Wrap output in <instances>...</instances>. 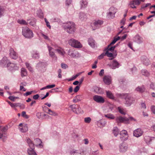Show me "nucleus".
Returning a JSON list of instances; mask_svg holds the SVG:
<instances>
[{
	"mask_svg": "<svg viewBox=\"0 0 155 155\" xmlns=\"http://www.w3.org/2000/svg\"><path fill=\"white\" fill-rule=\"evenodd\" d=\"M35 144L29 138H26V142L28 144L30 148L27 150V152L29 155H37L36 152L34 150L35 145L36 146H38L43 147V145L41 144L42 141L38 138H37L34 140Z\"/></svg>",
	"mask_w": 155,
	"mask_h": 155,
	"instance_id": "nucleus-1",
	"label": "nucleus"
},
{
	"mask_svg": "<svg viewBox=\"0 0 155 155\" xmlns=\"http://www.w3.org/2000/svg\"><path fill=\"white\" fill-rule=\"evenodd\" d=\"M116 96L121 99H124L126 101L125 104L127 106H130L131 104L134 103L135 99L130 95L127 94L122 93H117Z\"/></svg>",
	"mask_w": 155,
	"mask_h": 155,
	"instance_id": "nucleus-2",
	"label": "nucleus"
},
{
	"mask_svg": "<svg viewBox=\"0 0 155 155\" xmlns=\"http://www.w3.org/2000/svg\"><path fill=\"white\" fill-rule=\"evenodd\" d=\"M63 26L64 30L70 34H73L76 30L75 25L72 21H68L64 23Z\"/></svg>",
	"mask_w": 155,
	"mask_h": 155,
	"instance_id": "nucleus-3",
	"label": "nucleus"
},
{
	"mask_svg": "<svg viewBox=\"0 0 155 155\" xmlns=\"http://www.w3.org/2000/svg\"><path fill=\"white\" fill-rule=\"evenodd\" d=\"M22 34L25 38H31L33 37V34L32 30L27 27L22 28Z\"/></svg>",
	"mask_w": 155,
	"mask_h": 155,
	"instance_id": "nucleus-4",
	"label": "nucleus"
},
{
	"mask_svg": "<svg viewBox=\"0 0 155 155\" xmlns=\"http://www.w3.org/2000/svg\"><path fill=\"white\" fill-rule=\"evenodd\" d=\"M129 120L136 121V120L132 117H130L129 118H127L126 117H122L120 116L117 117L116 118V120L117 123L124 122L125 123H128Z\"/></svg>",
	"mask_w": 155,
	"mask_h": 155,
	"instance_id": "nucleus-5",
	"label": "nucleus"
},
{
	"mask_svg": "<svg viewBox=\"0 0 155 155\" xmlns=\"http://www.w3.org/2000/svg\"><path fill=\"white\" fill-rule=\"evenodd\" d=\"M69 44L73 47L75 48H80L82 46L80 43L74 39H71L68 41Z\"/></svg>",
	"mask_w": 155,
	"mask_h": 155,
	"instance_id": "nucleus-6",
	"label": "nucleus"
},
{
	"mask_svg": "<svg viewBox=\"0 0 155 155\" xmlns=\"http://www.w3.org/2000/svg\"><path fill=\"white\" fill-rule=\"evenodd\" d=\"M70 107L71 110L77 114H79L82 112L81 109L78 105L74 104L71 105Z\"/></svg>",
	"mask_w": 155,
	"mask_h": 155,
	"instance_id": "nucleus-7",
	"label": "nucleus"
},
{
	"mask_svg": "<svg viewBox=\"0 0 155 155\" xmlns=\"http://www.w3.org/2000/svg\"><path fill=\"white\" fill-rule=\"evenodd\" d=\"M93 99L96 102L102 104L105 102L104 99L102 96L98 95L94 96Z\"/></svg>",
	"mask_w": 155,
	"mask_h": 155,
	"instance_id": "nucleus-8",
	"label": "nucleus"
},
{
	"mask_svg": "<svg viewBox=\"0 0 155 155\" xmlns=\"http://www.w3.org/2000/svg\"><path fill=\"white\" fill-rule=\"evenodd\" d=\"M48 48L49 51L50 56L53 59L56 61L57 60V57L54 52V49L52 47L48 46Z\"/></svg>",
	"mask_w": 155,
	"mask_h": 155,
	"instance_id": "nucleus-9",
	"label": "nucleus"
},
{
	"mask_svg": "<svg viewBox=\"0 0 155 155\" xmlns=\"http://www.w3.org/2000/svg\"><path fill=\"white\" fill-rule=\"evenodd\" d=\"M9 61L5 57H3L0 62V65L3 67H7L8 66Z\"/></svg>",
	"mask_w": 155,
	"mask_h": 155,
	"instance_id": "nucleus-10",
	"label": "nucleus"
},
{
	"mask_svg": "<svg viewBox=\"0 0 155 155\" xmlns=\"http://www.w3.org/2000/svg\"><path fill=\"white\" fill-rule=\"evenodd\" d=\"M143 132L141 129L137 128L134 131L133 135L137 137H139L142 135Z\"/></svg>",
	"mask_w": 155,
	"mask_h": 155,
	"instance_id": "nucleus-11",
	"label": "nucleus"
},
{
	"mask_svg": "<svg viewBox=\"0 0 155 155\" xmlns=\"http://www.w3.org/2000/svg\"><path fill=\"white\" fill-rule=\"evenodd\" d=\"M128 148V145L126 143H123L119 146L120 151L121 152H125L127 151Z\"/></svg>",
	"mask_w": 155,
	"mask_h": 155,
	"instance_id": "nucleus-12",
	"label": "nucleus"
},
{
	"mask_svg": "<svg viewBox=\"0 0 155 155\" xmlns=\"http://www.w3.org/2000/svg\"><path fill=\"white\" fill-rule=\"evenodd\" d=\"M9 55L10 58L14 59H16L18 58V55L12 48L9 50Z\"/></svg>",
	"mask_w": 155,
	"mask_h": 155,
	"instance_id": "nucleus-13",
	"label": "nucleus"
},
{
	"mask_svg": "<svg viewBox=\"0 0 155 155\" xmlns=\"http://www.w3.org/2000/svg\"><path fill=\"white\" fill-rule=\"evenodd\" d=\"M141 62L146 66H148L150 64L149 59L146 56H143L141 58Z\"/></svg>",
	"mask_w": 155,
	"mask_h": 155,
	"instance_id": "nucleus-14",
	"label": "nucleus"
},
{
	"mask_svg": "<svg viewBox=\"0 0 155 155\" xmlns=\"http://www.w3.org/2000/svg\"><path fill=\"white\" fill-rule=\"evenodd\" d=\"M108 65L112 69H114L118 68L120 66V64L116 60H114L111 64H108Z\"/></svg>",
	"mask_w": 155,
	"mask_h": 155,
	"instance_id": "nucleus-15",
	"label": "nucleus"
},
{
	"mask_svg": "<svg viewBox=\"0 0 155 155\" xmlns=\"http://www.w3.org/2000/svg\"><path fill=\"white\" fill-rule=\"evenodd\" d=\"M140 4V2L139 0H133L131 1L129 4L130 7L132 8H136L135 5H138Z\"/></svg>",
	"mask_w": 155,
	"mask_h": 155,
	"instance_id": "nucleus-16",
	"label": "nucleus"
},
{
	"mask_svg": "<svg viewBox=\"0 0 155 155\" xmlns=\"http://www.w3.org/2000/svg\"><path fill=\"white\" fill-rule=\"evenodd\" d=\"M103 80L104 83L107 85H109L111 83V77L109 76H105L104 77Z\"/></svg>",
	"mask_w": 155,
	"mask_h": 155,
	"instance_id": "nucleus-17",
	"label": "nucleus"
},
{
	"mask_svg": "<svg viewBox=\"0 0 155 155\" xmlns=\"http://www.w3.org/2000/svg\"><path fill=\"white\" fill-rule=\"evenodd\" d=\"M9 70H18L19 68L17 66L16 64L13 63H11L10 62L8 64V66L7 67Z\"/></svg>",
	"mask_w": 155,
	"mask_h": 155,
	"instance_id": "nucleus-18",
	"label": "nucleus"
},
{
	"mask_svg": "<svg viewBox=\"0 0 155 155\" xmlns=\"http://www.w3.org/2000/svg\"><path fill=\"white\" fill-rule=\"evenodd\" d=\"M31 56L33 58L38 59L40 58V54L38 51L36 50L33 51L31 52Z\"/></svg>",
	"mask_w": 155,
	"mask_h": 155,
	"instance_id": "nucleus-19",
	"label": "nucleus"
},
{
	"mask_svg": "<svg viewBox=\"0 0 155 155\" xmlns=\"http://www.w3.org/2000/svg\"><path fill=\"white\" fill-rule=\"evenodd\" d=\"M88 15L87 14L83 12H80L78 16L79 19L81 20H84L86 19L87 18Z\"/></svg>",
	"mask_w": 155,
	"mask_h": 155,
	"instance_id": "nucleus-20",
	"label": "nucleus"
},
{
	"mask_svg": "<svg viewBox=\"0 0 155 155\" xmlns=\"http://www.w3.org/2000/svg\"><path fill=\"white\" fill-rule=\"evenodd\" d=\"M109 51H108V50H107V51L105 52V54L106 55H107L108 57L112 58L110 59L111 60L112 59L116 57L117 55V54L116 51H115V53H114L109 52Z\"/></svg>",
	"mask_w": 155,
	"mask_h": 155,
	"instance_id": "nucleus-21",
	"label": "nucleus"
},
{
	"mask_svg": "<svg viewBox=\"0 0 155 155\" xmlns=\"http://www.w3.org/2000/svg\"><path fill=\"white\" fill-rule=\"evenodd\" d=\"M134 41L135 42L140 44L143 42V38L138 35H136L134 38Z\"/></svg>",
	"mask_w": 155,
	"mask_h": 155,
	"instance_id": "nucleus-22",
	"label": "nucleus"
},
{
	"mask_svg": "<svg viewBox=\"0 0 155 155\" xmlns=\"http://www.w3.org/2000/svg\"><path fill=\"white\" fill-rule=\"evenodd\" d=\"M88 42L89 45L92 48H94L95 47L96 45L95 42L93 38H88Z\"/></svg>",
	"mask_w": 155,
	"mask_h": 155,
	"instance_id": "nucleus-23",
	"label": "nucleus"
},
{
	"mask_svg": "<svg viewBox=\"0 0 155 155\" xmlns=\"http://www.w3.org/2000/svg\"><path fill=\"white\" fill-rule=\"evenodd\" d=\"M105 121L104 120H101L97 121V126L100 127H103L105 126L106 124Z\"/></svg>",
	"mask_w": 155,
	"mask_h": 155,
	"instance_id": "nucleus-24",
	"label": "nucleus"
},
{
	"mask_svg": "<svg viewBox=\"0 0 155 155\" xmlns=\"http://www.w3.org/2000/svg\"><path fill=\"white\" fill-rule=\"evenodd\" d=\"M94 91L97 94H100L103 93V89L101 87H94Z\"/></svg>",
	"mask_w": 155,
	"mask_h": 155,
	"instance_id": "nucleus-25",
	"label": "nucleus"
},
{
	"mask_svg": "<svg viewBox=\"0 0 155 155\" xmlns=\"http://www.w3.org/2000/svg\"><path fill=\"white\" fill-rule=\"evenodd\" d=\"M106 93L107 97L109 98L114 100V97L112 93L110 91H106Z\"/></svg>",
	"mask_w": 155,
	"mask_h": 155,
	"instance_id": "nucleus-26",
	"label": "nucleus"
},
{
	"mask_svg": "<svg viewBox=\"0 0 155 155\" xmlns=\"http://www.w3.org/2000/svg\"><path fill=\"white\" fill-rule=\"evenodd\" d=\"M17 107H20L21 109H24L25 107V105L23 104L20 103H14L13 105L12 108H14Z\"/></svg>",
	"mask_w": 155,
	"mask_h": 155,
	"instance_id": "nucleus-27",
	"label": "nucleus"
},
{
	"mask_svg": "<svg viewBox=\"0 0 155 155\" xmlns=\"http://www.w3.org/2000/svg\"><path fill=\"white\" fill-rule=\"evenodd\" d=\"M145 88L144 85L141 86H138L136 89V90L140 93H142L145 91Z\"/></svg>",
	"mask_w": 155,
	"mask_h": 155,
	"instance_id": "nucleus-28",
	"label": "nucleus"
},
{
	"mask_svg": "<svg viewBox=\"0 0 155 155\" xmlns=\"http://www.w3.org/2000/svg\"><path fill=\"white\" fill-rule=\"evenodd\" d=\"M80 3L81 8H86L87 4V2L86 0H81Z\"/></svg>",
	"mask_w": 155,
	"mask_h": 155,
	"instance_id": "nucleus-29",
	"label": "nucleus"
},
{
	"mask_svg": "<svg viewBox=\"0 0 155 155\" xmlns=\"http://www.w3.org/2000/svg\"><path fill=\"white\" fill-rule=\"evenodd\" d=\"M71 155H81V153L78 150H73L70 151Z\"/></svg>",
	"mask_w": 155,
	"mask_h": 155,
	"instance_id": "nucleus-30",
	"label": "nucleus"
},
{
	"mask_svg": "<svg viewBox=\"0 0 155 155\" xmlns=\"http://www.w3.org/2000/svg\"><path fill=\"white\" fill-rule=\"evenodd\" d=\"M20 131L22 132H25L28 130V127L27 125H25L21 128L19 127Z\"/></svg>",
	"mask_w": 155,
	"mask_h": 155,
	"instance_id": "nucleus-31",
	"label": "nucleus"
},
{
	"mask_svg": "<svg viewBox=\"0 0 155 155\" xmlns=\"http://www.w3.org/2000/svg\"><path fill=\"white\" fill-rule=\"evenodd\" d=\"M144 140L147 144H150L153 139L154 138V137H150L149 136H146L144 137Z\"/></svg>",
	"mask_w": 155,
	"mask_h": 155,
	"instance_id": "nucleus-32",
	"label": "nucleus"
},
{
	"mask_svg": "<svg viewBox=\"0 0 155 155\" xmlns=\"http://www.w3.org/2000/svg\"><path fill=\"white\" fill-rule=\"evenodd\" d=\"M80 54L78 52L75 51L73 52L72 54L71 57L72 58H78L80 57Z\"/></svg>",
	"mask_w": 155,
	"mask_h": 155,
	"instance_id": "nucleus-33",
	"label": "nucleus"
},
{
	"mask_svg": "<svg viewBox=\"0 0 155 155\" xmlns=\"http://www.w3.org/2000/svg\"><path fill=\"white\" fill-rule=\"evenodd\" d=\"M44 108L45 109H46L47 110H48V111L49 112L47 113L49 114L50 115H51L54 116H55L57 115V114L55 112L52 111L50 109H49L47 107H46V106Z\"/></svg>",
	"mask_w": 155,
	"mask_h": 155,
	"instance_id": "nucleus-34",
	"label": "nucleus"
},
{
	"mask_svg": "<svg viewBox=\"0 0 155 155\" xmlns=\"http://www.w3.org/2000/svg\"><path fill=\"white\" fill-rule=\"evenodd\" d=\"M141 73L143 75L146 77H148L150 75V74L148 71L145 69L142 70L141 71Z\"/></svg>",
	"mask_w": 155,
	"mask_h": 155,
	"instance_id": "nucleus-35",
	"label": "nucleus"
},
{
	"mask_svg": "<svg viewBox=\"0 0 155 155\" xmlns=\"http://www.w3.org/2000/svg\"><path fill=\"white\" fill-rule=\"evenodd\" d=\"M113 131L114 135L115 137H117V136L119 132L118 128L117 127H114Z\"/></svg>",
	"mask_w": 155,
	"mask_h": 155,
	"instance_id": "nucleus-36",
	"label": "nucleus"
},
{
	"mask_svg": "<svg viewBox=\"0 0 155 155\" xmlns=\"http://www.w3.org/2000/svg\"><path fill=\"white\" fill-rule=\"evenodd\" d=\"M120 134L121 136L126 137L125 138H127L128 137V135L127 134V132L125 130H123L121 131L120 132Z\"/></svg>",
	"mask_w": 155,
	"mask_h": 155,
	"instance_id": "nucleus-37",
	"label": "nucleus"
},
{
	"mask_svg": "<svg viewBox=\"0 0 155 155\" xmlns=\"http://www.w3.org/2000/svg\"><path fill=\"white\" fill-rule=\"evenodd\" d=\"M21 74L22 77L26 76L27 73L26 70L24 68H22L21 70Z\"/></svg>",
	"mask_w": 155,
	"mask_h": 155,
	"instance_id": "nucleus-38",
	"label": "nucleus"
},
{
	"mask_svg": "<svg viewBox=\"0 0 155 155\" xmlns=\"http://www.w3.org/2000/svg\"><path fill=\"white\" fill-rule=\"evenodd\" d=\"M120 38V37L119 36H118L117 38L115 37L112 42L109 45H108V47H109L110 45L114 44L117 41L119 40Z\"/></svg>",
	"mask_w": 155,
	"mask_h": 155,
	"instance_id": "nucleus-39",
	"label": "nucleus"
},
{
	"mask_svg": "<svg viewBox=\"0 0 155 155\" xmlns=\"http://www.w3.org/2000/svg\"><path fill=\"white\" fill-rule=\"evenodd\" d=\"M37 14L40 18H43L44 17V15L42 11L40 9L38 10L37 12Z\"/></svg>",
	"mask_w": 155,
	"mask_h": 155,
	"instance_id": "nucleus-40",
	"label": "nucleus"
},
{
	"mask_svg": "<svg viewBox=\"0 0 155 155\" xmlns=\"http://www.w3.org/2000/svg\"><path fill=\"white\" fill-rule=\"evenodd\" d=\"M103 23V21H102L100 20H98L96 21L94 23V24L95 26H97L98 25H101Z\"/></svg>",
	"mask_w": 155,
	"mask_h": 155,
	"instance_id": "nucleus-41",
	"label": "nucleus"
},
{
	"mask_svg": "<svg viewBox=\"0 0 155 155\" xmlns=\"http://www.w3.org/2000/svg\"><path fill=\"white\" fill-rule=\"evenodd\" d=\"M119 43L117 44L116 45H114V46H112L110 48H109V47H107L106 50H108V51H112L114 50V49L115 48L118 46L119 45Z\"/></svg>",
	"mask_w": 155,
	"mask_h": 155,
	"instance_id": "nucleus-42",
	"label": "nucleus"
},
{
	"mask_svg": "<svg viewBox=\"0 0 155 155\" xmlns=\"http://www.w3.org/2000/svg\"><path fill=\"white\" fill-rule=\"evenodd\" d=\"M17 22L18 23L21 25H27L28 24V22L23 19L18 20Z\"/></svg>",
	"mask_w": 155,
	"mask_h": 155,
	"instance_id": "nucleus-43",
	"label": "nucleus"
},
{
	"mask_svg": "<svg viewBox=\"0 0 155 155\" xmlns=\"http://www.w3.org/2000/svg\"><path fill=\"white\" fill-rule=\"evenodd\" d=\"M109 10L110 13H113V15H115L117 12L116 9L114 7H111Z\"/></svg>",
	"mask_w": 155,
	"mask_h": 155,
	"instance_id": "nucleus-44",
	"label": "nucleus"
},
{
	"mask_svg": "<svg viewBox=\"0 0 155 155\" xmlns=\"http://www.w3.org/2000/svg\"><path fill=\"white\" fill-rule=\"evenodd\" d=\"M104 115L105 117L109 119H114L115 118L113 114H104Z\"/></svg>",
	"mask_w": 155,
	"mask_h": 155,
	"instance_id": "nucleus-45",
	"label": "nucleus"
},
{
	"mask_svg": "<svg viewBox=\"0 0 155 155\" xmlns=\"http://www.w3.org/2000/svg\"><path fill=\"white\" fill-rule=\"evenodd\" d=\"M115 17V15H113V13H110V12L107 13V17L109 19L114 18Z\"/></svg>",
	"mask_w": 155,
	"mask_h": 155,
	"instance_id": "nucleus-46",
	"label": "nucleus"
},
{
	"mask_svg": "<svg viewBox=\"0 0 155 155\" xmlns=\"http://www.w3.org/2000/svg\"><path fill=\"white\" fill-rule=\"evenodd\" d=\"M8 129V127L7 125H6L5 127H3L2 128H1V131L3 132H6Z\"/></svg>",
	"mask_w": 155,
	"mask_h": 155,
	"instance_id": "nucleus-47",
	"label": "nucleus"
},
{
	"mask_svg": "<svg viewBox=\"0 0 155 155\" xmlns=\"http://www.w3.org/2000/svg\"><path fill=\"white\" fill-rule=\"evenodd\" d=\"M84 121L86 123H89L91 121V119L90 117H85L84 119Z\"/></svg>",
	"mask_w": 155,
	"mask_h": 155,
	"instance_id": "nucleus-48",
	"label": "nucleus"
},
{
	"mask_svg": "<svg viewBox=\"0 0 155 155\" xmlns=\"http://www.w3.org/2000/svg\"><path fill=\"white\" fill-rule=\"evenodd\" d=\"M44 65V63L42 62H39L36 65V67L38 68L42 67Z\"/></svg>",
	"mask_w": 155,
	"mask_h": 155,
	"instance_id": "nucleus-49",
	"label": "nucleus"
},
{
	"mask_svg": "<svg viewBox=\"0 0 155 155\" xmlns=\"http://www.w3.org/2000/svg\"><path fill=\"white\" fill-rule=\"evenodd\" d=\"M55 50L57 51L59 54H60L62 56L64 55L65 52L62 51L61 49H56Z\"/></svg>",
	"mask_w": 155,
	"mask_h": 155,
	"instance_id": "nucleus-50",
	"label": "nucleus"
},
{
	"mask_svg": "<svg viewBox=\"0 0 155 155\" xmlns=\"http://www.w3.org/2000/svg\"><path fill=\"white\" fill-rule=\"evenodd\" d=\"M0 138L2 139L3 141L4 142L5 141V140L6 139V137L5 136H3V134L0 133Z\"/></svg>",
	"mask_w": 155,
	"mask_h": 155,
	"instance_id": "nucleus-51",
	"label": "nucleus"
},
{
	"mask_svg": "<svg viewBox=\"0 0 155 155\" xmlns=\"http://www.w3.org/2000/svg\"><path fill=\"white\" fill-rule=\"evenodd\" d=\"M21 116L24 117L25 118L27 119L28 118V116L26 114V112L25 111H22L21 113Z\"/></svg>",
	"mask_w": 155,
	"mask_h": 155,
	"instance_id": "nucleus-52",
	"label": "nucleus"
},
{
	"mask_svg": "<svg viewBox=\"0 0 155 155\" xmlns=\"http://www.w3.org/2000/svg\"><path fill=\"white\" fill-rule=\"evenodd\" d=\"M118 109L119 112L121 114L123 115H125V114L126 113L124 112L123 110L120 107H118Z\"/></svg>",
	"mask_w": 155,
	"mask_h": 155,
	"instance_id": "nucleus-53",
	"label": "nucleus"
},
{
	"mask_svg": "<svg viewBox=\"0 0 155 155\" xmlns=\"http://www.w3.org/2000/svg\"><path fill=\"white\" fill-rule=\"evenodd\" d=\"M151 5L150 3H147L146 4H144L141 6V9H144L145 8L147 7L148 6H150Z\"/></svg>",
	"mask_w": 155,
	"mask_h": 155,
	"instance_id": "nucleus-54",
	"label": "nucleus"
},
{
	"mask_svg": "<svg viewBox=\"0 0 155 155\" xmlns=\"http://www.w3.org/2000/svg\"><path fill=\"white\" fill-rule=\"evenodd\" d=\"M61 67L62 68L64 69H66L68 67V66L66 64L63 63L61 64Z\"/></svg>",
	"mask_w": 155,
	"mask_h": 155,
	"instance_id": "nucleus-55",
	"label": "nucleus"
},
{
	"mask_svg": "<svg viewBox=\"0 0 155 155\" xmlns=\"http://www.w3.org/2000/svg\"><path fill=\"white\" fill-rule=\"evenodd\" d=\"M79 75V74H76L75 76L72 77V78H70L68 80V81H72L75 79Z\"/></svg>",
	"mask_w": 155,
	"mask_h": 155,
	"instance_id": "nucleus-56",
	"label": "nucleus"
},
{
	"mask_svg": "<svg viewBox=\"0 0 155 155\" xmlns=\"http://www.w3.org/2000/svg\"><path fill=\"white\" fill-rule=\"evenodd\" d=\"M106 55L105 53H103L102 54H101L98 57V58L99 59H101L103 58L104 56Z\"/></svg>",
	"mask_w": 155,
	"mask_h": 155,
	"instance_id": "nucleus-57",
	"label": "nucleus"
},
{
	"mask_svg": "<svg viewBox=\"0 0 155 155\" xmlns=\"http://www.w3.org/2000/svg\"><path fill=\"white\" fill-rule=\"evenodd\" d=\"M72 0H66L65 2L66 6H69L71 3Z\"/></svg>",
	"mask_w": 155,
	"mask_h": 155,
	"instance_id": "nucleus-58",
	"label": "nucleus"
},
{
	"mask_svg": "<svg viewBox=\"0 0 155 155\" xmlns=\"http://www.w3.org/2000/svg\"><path fill=\"white\" fill-rule=\"evenodd\" d=\"M41 36L42 37H43L46 40H49V38L48 36L45 35V34H44L43 33H41Z\"/></svg>",
	"mask_w": 155,
	"mask_h": 155,
	"instance_id": "nucleus-59",
	"label": "nucleus"
},
{
	"mask_svg": "<svg viewBox=\"0 0 155 155\" xmlns=\"http://www.w3.org/2000/svg\"><path fill=\"white\" fill-rule=\"evenodd\" d=\"M80 87L79 86H77L74 89V91L75 93L77 92L79 90Z\"/></svg>",
	"mask_w": 155,
	"mask_h": 155,
	"instance_id": "nucleus-60",
	"label": "nucleus"
},
{
	"mask_svg": "<svg viewBox=\"0 0 155 155\" xmlns=\"http://www.w3.org/2000/svg\"><path fill=\"white\" fill-rule=\"evenodd\" d=\"M32 92H33L32 91L27 92H26V93L24 94H23V95L24 96H28V95H31L32 94Z\"/></svg>",
	"mask_w": 155,
	"mask_h": 155,
	"instance_id": "nucleus-61",
	"label": "nucleus"
},
{
	"mask_svg": "<svg viewBox=\"0 0 155 155\" xmlns=\"http://www.w3.org/2000/svg\"><path fill=\"white\" fill-rule=\"evenodd\" d=\"M73 52V51L72 49H69V50H68V54L71 56Z\"/></svg>",
	"mask_w": 155,
	"mask_h": 155,
	"instance_id": "nucleus-62",
	"label": "nucleus"
},
{
	"mask_svg": "<svg viewBox=\"0 0 155 155\" xmlns=\"http://www.w3.org/2000/svg\"><path fill=\"white\" fill-rule=\"evenodd\" d=\"M150 88L153 90L155 89V86L153 83L152 82L150 85Z\"/></svg>",
	"mask_w": 155,
	"mask_h": 155,
	"instance_id": "nucleus-63",
	"label": "nucleus"
},
{
	"mask_svg": "<svg viewBox=\"0 0 155 155\" xmlns=\"http://www.w3.org/2000/svg\"><path fill=\"white\" fill-rule=\"evenodd\" d=\"M152 112L154 114L155 112V106L154 105L152 106L150 108Z\"/></svg>",
	"mask_w": 155,
	"mask_h": 155,
	"instance_id": "nucleus-64",
	"label": "nucleus"
}]
</instances>
